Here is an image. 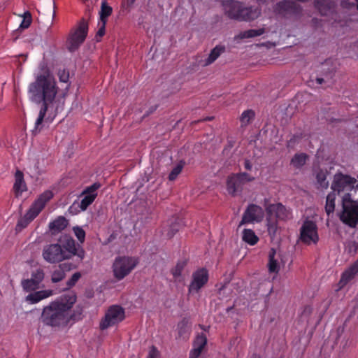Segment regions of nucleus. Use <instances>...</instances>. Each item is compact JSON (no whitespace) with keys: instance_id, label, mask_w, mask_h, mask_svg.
<instances>
[{"instance_id":"nucleus-46","label":"nucleus","mask_w":358,"mask_h":358,"mask_svg":"<svg viewBox=\"0 0 358 358\" xmlns=\"http://www.w3.org/2000/svg\"><path fill=\"white\" fill-rule=\"evenodd\" d=\"M236 175L243 184H245V182H252L255 180L254 177L251 176L250 174L245 172L236 173Z\"/></svg>"},{"instance_id":"nucleus-40","label":"nucleus","mask_w":358,"mask_h":358,"mask_svg":"<svg viewBox=\"0 0 358 358\" xmlns=\"http://www.w3.org/2000/svg\"><path fill=\"white\" fill-rule=\"evenodd\" d=\"M186 266V262L185 261H181L177 263L176 266L172 269V274L175 278H179L182 272Z\"/></svg>"},{"instance_id":"nucleus-16","label":"nucleus","mask_w":358,"mask_h":358,"mask_svg":"<svg viewBox=\"0 0 358 358\" xmlns=\"http://www.w3.org/2000/svg\"><path fill=\"white\" fill-rule=\"evenodd\" d=\"M101 187L100 183L94 182L92 185L87 187L83 192V199L80 201V208L82 210H85L90 206L97 196V189Z\"/></svg>"},{"instance_id":"nucleus-31","label":"nucleus","mask_w":358,"mask_h":358,"mask_svg":"<svg viewBox=\"0 0 358 358\" xmlns=\"http://www.w3.org/2000/svg\"><path fill=\"white\" fill-rule=\"evenodd\" d=\"M113 13V8L110 6L106 1H103L101 2V9L99 11V22L108 21V17L111 15Z\"/></svg>"},{"instance_id":"nucleus-15","label":"nucleus","mask_w":358,"mask_h":358,"mask_svg":"<svg viewBox=\"0 0 358 358\" xmlns=\"http://www.w3.org/2000/svg\"><path fill=\"white\" fill-rule=\"evenodd\" d=\"M268 215H274L278 220L286 221L292 219V210L281 203L269 204L265 206Z\"/></svg>"},{"instance_id":"nucleus-28","label":"nucleus","mask_w":358,"mask_h":358,"mask_svg":"<svg viewBox=\"0 0 358 358\" xmlns=\"http://www.w3.org/2000/svg\"><path fill=\"white\" fill-rule=\"evenodd\" d=\"M276 255V250L274 248H271L268 252V268L270 273H278L280 270V266L278 260L275 259Z\"/></svg>"},{"instance_id":"nucleus-53","label":"nucleus","mask_w":358,"mask_h":358,"mask_svg":"<svg viewBox=\"0 0 358 358\" xmlns=\"http://www.w3.org/2000/svg\"><path fill=\"white\" fill-rule=\"evenodd\" d=\"M324 82V78H316V83H317L318 85H321V84H322Z\"/></svg>"},{"instance_id":"nucleus-29","label":"nucleus","mask_w":358,"mask_h":358,"mask_svg":"<svg viewBox=\"0 0 358 358\" xmlns=\"http://www.w3.org/2000/svg\"><path fill=\"white\" fill-rule=\"evenodd\" d=\"M296 5L291 1H282L277 3V9L280 13H292L296 10Z\"/></svg>"},{"instance_id":"nucleus-32","label":"nucleus","mask_w":358,"mask_h":358,"mask_svg":"<svg viewBox=\"0 0 358 358\" xmlns=\"http://www.w3.org/2000/svg\"><path fill=\"white\" fill-rule=\"evenodd\" d=\"M207 344V338L203 333L198 334L193 342V350L202 352Z\"/></svg>"},{"instance_id":"nucleus-47","label":"nucleus","mask_w":358,"mask_h":358,"mask_svg":"<svg viewBox=\"0 0 358 358\" xmlns=\"http://www.w3.org/2000/svg\"><path fill=\"white\" fill-rule=\"evenodd\" d=\"M267 230L270 235L274 236L277 231L278 224L276 221L268 220L267 222Z\"/></svg>"},{"instance_id":"nucleus-5","label":"nucleus","mask_w":358,"mask_h":358,"mask_svg":"<svg viewBox=\"0 0 358 358\" xmlns=\"http://www.w3.org/2000/svg\"><path fill=\"white\" fill-rule=\"evenodd\" d=\"M53 197V193L50 190H46L39 195L34 201L26 214L21 217L15 226V230L22 231L26 228L29 224L34 220L45 208L46 203Z\"/></svg>"},{"instance_id":"nucleus-41","label":"nucleus","mask_w":358,"mask_h":358,"mask_svg":"<svg viewBox=\"0 0 358 358\" xmlns=\"http://www.w3.org/2000/svg\"><path fill=\"white\" fill-rule=\"evenodd\" d=\"M80 278L81 274L80 272H76L73 273L71 278L66 282V287L64 288V290H67L73 287Z\"/></svg>"},{"instance_id":"nucleus-38","label":"nucleus","mask_w":358,"mask_h":358,"mask_svg":"<svg viewBox=\"0 0 358 358\" xmlns=\"http://www.w3.org/2000/svg\"><path fill=\"white\" fill-rule=\"evenodd\" d=\"M185 163L182 161H180L170 172L169 175V180L170 181L175 180L178 175L181 173L182 171V169L184 167Z\"/></svg>"},{"instance_id":"nucleus-9","label":"nucleus","mask_w":358,"mask_h":358,"mask_svg":"<svg viewBox=\"0 0 358 358\" xmlns=\"http://www.w3.org/2000/svg\"><path fill=\"white\" fill-rule=\"evenodd\" d=\"M124 317V309L119 305H112L108 308L104 317L101 318L99 322V329L106 330L121 322Z\"/></svg>"},{"instance_id":"nucleus-8","label":"nucleus","mask_w":358,"mask_h":358,"mask_svg":"<svg viewBox=\"0 0 358 358\" xmlns=\"http://www.w3.org/2000/svg\"><path fill=\"white\" fill-rule=\"evenodd\" d=\"M138 264V259L134 257L120 256L115 258L113 264L114 277L121 280L128 275Z\"/></svg>"},{"instance_id":"nucleus-36","label":"nucleus","mask_w":358,"mask_h":358,"mask_svg":"<svg viewBox=\"0 0 358 358\" xmlns=\"http://www.w3.org/2000/svg\"><path fill=\"white\" fill-rule=\"evenodd\" d=\"M255 117V112L252 110H246L243 112L240 121L241 122V126L245 127L248 125L252 120Z\"/></svg>"},{"instance_id":"nucleus-20","label":"nucleus","mask_w":358,"mask_h":358,"mask_svg":"<svg viewBox=\"0 0 358 358\" xmlns=\"http://www.w3.org/2000/svg\"><path fill=\"white\" fill-rule=\"evenodd\" d=\"M69 224V221L63 216H59L48 224L49 230L52 235H56L65 229Z\"/></svg>"},{"instance_id":"nucleus-33","label":"nucleus","mask_w":358,"mask_h":358,"mask_svg":"<svg viewBox=\"0 0 358 358\" xmlns=\"http://www.w3.org/2000/svg\"><path fill=\"white\" fill-rule=\"evenodd\" d=\"M328 172L326 170L319 169L316 173V181L317 185L321 188L327 189L329 187L327 180Z\"/></svg>"},{"instance_id":"nucleus-37","label":"nucleus","mask_w":358,"mask_h":358,"mask_svg":"<svg viewBox=\"0 0 358 358\" xmlns=\"http://www.w3.org/2000/svg\"><path fill=\"white\" fill-rule=\"evenodd\" d=\"M21 285L23 289L26 292L35 291L39 288V285L31 278L22 280Z\"/></svg>"},{"instance_id":"nucleus-18","label":"nucleus","mask_w":358,"mask_h":358,"mask_svg":"<svg viewBox=\"0 0 358 358\" xmlns=\"http://www.w3.org/2000/svg\"><path fill=\"white\" fill-rule=\"evenodd\" d=\"M243 185L236 174H232L227 178V189L229 194L232 196H235L238 192H241Z\"/></svg>"},{"instance_id":"nucleus-26","label":"nucleus","mask_w":358,"mask_h":358,"mask_svg":"<svg viewBox=\"0 0 358 358\" xmlns=\"http://www.w3.org/2000/svg\"><path fill=\"white\" fill-rule=\"evenodd\" d=\"M225 49L224 45H216L213 50H211L208 58L205 60V65L208 66L213 64L221 54L225 52Z\"/></svg>"},{"instance_id":"nucleus-19","label":"nucleus","mask_w":358,"mask_h":358,"mask_svg":"<svg viewBox=\"0 0 358 358\" xmlns=\"http://www.w3.org/2000/svg\"><path fill=\"white\" fill-rule=\"evenodd\" d=\"M358 273V259L341 275L339 285L342 287L352 280Z\"/></svg>"},{"instance_id":"nucleus-48","label":"nucleus","mask_w":358,"mask_h":358,"mask_svg":"<svg viewBox=\"0 0 358 358\" xmlns=\"http://www.w3.org/2000/svg\"><path fill=\"white\" fill-rule=\"evenodd\" d=\"M341 6L343 8L351 9L355 6V2L350 0H343L341 2Z\"/></svg>"},{"instance_id":"nucleus-52","label":"nucleus","mask_w":358,"mask_h":358,"mask_svg":"<svg viewBox=\"0 0 358 358\" xmlns=\"http://www.w3.org/2000/svg\"><path fill=\"white\" fill-rule=\"evenodd\" d=\"M244 167L246 170L250 171L252 169V165L249 159H245L244 162Z\"/></svg>"},{"instance_id":"nucleus-24","label":"nucleus","mask_w":358,"mask_h":358,"mask_svg":"<svg viewBox=\"0 0 358 358\" xmlns=\"http://www.w3.org/2000/svg\"><path fill=\"white\" fill-rule=\"evenodd\" d=\"M52 294V290H41L36 291L33 293L28 294L26 296V301L29 302L30 303L34 304L36 303L41 300L46 299L50 296Z\"/></svg>"},{"instance_id":"nucleus-1","label":"nucleus","mask_w":358,"mask_h":358,"mask_svg":"<svg viewBox=\"0 0 358 358\" xmlns=\"http://www.w3.org/2000/svg\"><path fill=\"white\" fill-rule=\"evenodd\" d=\"M59 87L55 78L48 71L38 75L34 82L28 87L29 98L31 101L41 103L38 116L35 122V129H39L45 115L55 103Z\"/></svg>"},{"instance_id":"nucleus-10","label":"nucleus","mask_w":358,"mask_h":358,"mask_svg":"<svg viewBox=\"0 0 358 358\" xmlns=\"http://www.w3.org/2000/svg\"><path fill=\"white\" fill-rule=\"evenodd\" d=\"M88 32V24L82 20L78 28L72 32L67 40V48L70 52H74L85 41Z\"/></svg>"},{"instance_id":"nucleus-30","label":"nucleus","mask_w":358,"mask_h":358,"mask_svg":"<svg viewBox=\"0 0 358 358\" xmlns=\"http://www.w3.org/2000/svg\"><path fill=\"white\" fill-rule=\"evenodd\" d=\"M308 158V156L306 153H296L292 158L290 164L295 169H301L306 164Z\"/></svg>"},{"instance_id":"nucleus-54","label":"nucleus","mask_w":358,"mask_h":358,"mask_svg":"<svg viewBox=\"0 0 358 358\" xmlns=\"http://www.w3.org/2000/svg\"><path fill=\"white\" fill-rule=\"evenodd\" d=\"M250 358H260L257 354H253Z\"/></svg>"},{"instance_id":"nucleus-21","label":"nucleus","mask_w":358,"mask_h":358,"mask_svg":"<svg viewBox=\"0 0 358 358\" xmlns=\"http://www.w3.org/2000/svg\"><path fill=\"white\" fill-rule=\"evenodd\" d=\"M315 6L322 15H327L335 7L334 0H315Z\"/></svg>"},{"instance_id":"nucleus-27","label":"nucleus","mask_w":358,"mask_h":358,"mask_svg":"<svg viewBox=\"0 0 358 358\" xmlns=\"http://www.w3.org/2000/svg\"><path fill=\"white\" fill-rule=\"evenodd\" d=\"M242 240L248 245H255L259 241L255 231L250 229H245L242 232Z\"/></svg>"},{"instance_id":"nucleus-55","label":"nucleus","mask_w":358,"mask_h":358,"mask_svg":"<svg viewBox=\"0 0 358 358\" xmlns=\"http://www.w3.org/2000/svg\"><path fill=\"white\" fill-rule=\"evenodd\" d=\"M357 178H358V175H357Z\"/></svg>"},{"instance_id":"nucleus-7","label":"nucleus","mask_w":358,"mask_h":358,"mask_svg":"<svg viewBox=\"0 0 358 358\" xmlns=\"http://www.w3.org/2000/svg\"><path fill=\"white\" fill-rule=\"evenodd\" d=\"M342 205L340 220L350 227H355L358 223V203L352 199L350 194H346L343 196Z\"/></svg>"},{"instance_id":"nucleus-17","label":"nucleus","mask_w":358,"mask_h":358,"mask_svg":"<svg viewBox=\"0 0 358 358\" xmlns=\"http://www.w3.org/2000/svg\"><path fill=\"white\" fill-rule=\"evenodd\" d=\"M78 263L65 262L60 264L54 269L51 275V281L57 283L62 281L66 277V273L78 267Z\"/></svg>"},{"instance_id":"nucleus-3","label":"nucleus","mask_w":358,"mask_h":358,"mask_svg":"<svg viewBox=\"0 0 358 358\" xmlns=\"http://www.w3.org/2000/svg\"><path fill=\"white\" fill-rule=\"evenodd\" d=\"M76 301L73 294H66L59 300L44 307L41 314V321L47 326L61 327L66 326L72 319L70 310Z\"/></svg>"},{"instance_id":"nucleus-4","label":"nucleus","mask_w":358,"mask_h":358,"mask_svg":"<svg viewBox=\"0 0 358 358\" xmlns=\"http://www.w3.org/2000/svg\"><path fill=\"white\" fill-rule=\"evenodd\" d=\"M222 6L227 16L238 21H252L261 14L257 7L245 6L243 3L234 0H224Z\"/></svg>"},{"instance_id":"nucleus-22","label":"nucleus","mask_w":358,"mask_h":358,"mask_svg":"<svg viewBox=\"0 0 358 358\" xmlns=\"http://www.w3.org/2000/svg\"><path fill=\"white\" fill-rule=\"evenodd\" d=\"M13 189L16 195L21 194L27 189V185L24 180V174L22 171L20 170H17L15 174Z\"/></svg>"},{"instance_id":"nucleus-51","label":"nucleus","mask_w":358,"mask_h":358,"mask_svg":"<svg viewBox=\"0 0 358 358\" xmlns=\"http://www.w3.org/2000/svg\"><path fill=\"white\" fill-rule=\"evenodd\" d=\"M201 354V352L192 349L191 351L189 352V358H199Z\"/></svg>"},{"instance_id":"nucleus-50","label":"nucleus","mask_w":358,"mask_h":358,"mask_svg":"<svg viewBox=\"0 0 358 358\" xmlns=\"http://www.w3.org/2000/svg\"><path fill=\"white\" fill-rule=\"evenodd\" d=\"M358 248V244L355 242L351 241L348 244V250L350 253H356Z\"/></svg>"},{"instance_id":"nucleus-11","label":"nucleus","mask_w":358,"mask_h":358,"mask_svg":"<svg viewBox=\"0 0 358 358\" xmlns=\"http://www.w3.org/2000/svg\"><path fill=\"white\" fill-rule=\"evenodd\" d=\"M88 32V24L82 20L78 28L72 32L67 40V48L70 52H74L85 41Z\"/></svg>"},{"instance_id":"nucleus-14","label":"nucleus","mask_w":358,"mask_h":358,"mask_svg":"<svg viewBox=\"0 0 358 358\" xmlns=\"http://www.w3.org/2000/svg\"><path fill=\"white\" fill-rule=\"evenodd\" d=\"M208 279V271L206 268H200L195 271L192 273V281L188 287L189 292H199L207 284Z\"/></svg>"},{"instance_id":"nucleus-25","label":"nucleus","mask_w":358,"mask_h":358,"mask_svg":"<svg viewBox=\"0 0 358 358\" xmlns=\"http://www.w3.org/2000/svg\"><path fill=\"white\" fill-rule=\"evenodd\" d=\"M265 30L264 28L258 29H248L244 31L240 32L238 35L234 37L235 40H243L245 38H250L257 37L264 34Z\"/></svg>"},{"instance_id":"nucleus-35","label":"nucleus","mask_w":358,"mask_h":358,"mask_svg":"<svg viewBox=\"0 0 358 358\" xmlns=\"http://www.w3.org/2000/svg\"><path fill=\"white\" fill-rule=\"evenodd\" d=\"M178 335L180 337L186 338L189 334L188 321L187 319H182L178 324Z\"/></svg>"},{"instance_id":"nucleus-23","label":"nucleus","mask_w":358,"mask_h":358,"mask_svg":"<svg viewBox=\"0 0 358 358\" xmlns=\"http://www.w3.org/2000/svg\"><path fill=\"white\" fill-rule=\"evenodd\" d=\"M184 225L185 223L182 218L172 217L169 220V227L166 229L167 236L169 238L173 237Z\"/></svg>"},{"instance_id":"nucleus-42","label":"nucleus","mask_w":358,"mask_h":358,"mask_svg":"<svg viewBox=\"0 0 358 358\" xmlns=\"http://www.w3.org/2000/svg\"><path fill=\"white\" fill-rule=\"evenodd\" d=\"M31 23V15L29 12L24 13V18L20 24L19 28L22 29H27Z\"/></svg>"},{"instance_id":"nucleus-43","label":"nucleus","mask_w":358,"mask_h":358,"mask_svg":"<svg viewBox=\"0 0 358 358\" xmlns=\"http://www.w3.org/2000/svg\"><path fill=\"white\" fill-rule=\"evenodd\" d=\"M73 231L78 240L81 243H84L85 238V231L80 227H73Z\"/></svg>"},{"instance_id":"nucleus-45","label":"nucleus","mask_w":358,"mask_h":358,"mask_svg":"<svg viewBox=\"0 0 358 358\" xmlns=\"http://www.w3.org/2000/svg\"><path fill=\"white\" fill-rule=\"evenodd\" d=\"M59 80L62 83H67L69 80V73L66 69H59L57 73Z\"/></svg>"},{"instance_id":"nucleus-44","label":"nucleus","mask_w":358,"mask_h":358,"mask_svg":"<svg viewBox=\"0 0 358 358\" xmlns=\"http://www.w3.org/2000/svg\"><path fill=\"white\" fill-rule=\"evenodd\" d=\"M106 24V22H98L99 29L95 36L97 41H99L100 38L105 34Z\"/></svg>"},{"instance_id":"nucleus-12","label":"nucleus","mask_w":358,"mask_h":358,"mask_svg":"<svg viewBox=\"0 0 358 358\" xmlns=\"http://www.w3.org/2000/svg\"><path fill=\"white\" fill-rule=\"evenodd\" d=\"M264 215L263 208L254 203L249 204L244 211L238 227L246 224L260 222Z\"/></svg>"},{"instance_id":"nucleus-49","label":"nucleus","mask_w":358,"mask_h":358,"mask_svg":"<svg viewBox=\"0 0 358 358\" xmlns=\"http://www.w3.org/2000/svg\"><path fill=\"white\" fill-rule=\"evenodd\" d=\"M159 353L157 348L152 346L149 350L147 358H159Z\"/></svg>"},{"instance_id":"nucleus-2","label":"nucleus","mask_w":358,"mask_h":358,"mask_svg":"<svg viewBox=\"0 0 358 358\" xmlns=\"http://www.w3.org/2000/svg\"><path fill=\"white\" fill-rule=\"evenodd\" d=\"M58 242L44 246L42 256L45 262L50 264L59 263L73 256H77L78 264L83 261L85 250L79 244H76L75 240L70 235L61 236Z\"/></svg>"},{"instance_id":"nucleus-39","label":"nucleus","mask_w":358,"mask_h":358,"mask_svg":"<svg viewBox=\"0 0 358 358\" xmlns=\"http://www.w3.org/2000/svg\"><path fill=\"white\" fill-rule=\"evenodd\" d=\"M45 276L44 271L42 268H37L32 271L31 279L34 280L36 284L40 285L41 282L43 280Z\"/></svg>"},{"instance_id":"nucleus-13","label":"nucleus","mask_w":358,"mask_h":358,"mask_svg":"<svg viewBox=\"0 0 358 358\" xmlns=\"http://www.w3.org/2000/svg\"><path fill=\"white\" fill-rule=\"evenodd\" d=\"M300 239L306 244L316 243L319 240L317 227L311 220H306L300 229Z\"/></svg>"},{"instance_id":"nucleus-34","label":"nucleus","mask_w":358,"mask_h":358,"mask_svg":"<svg viewBox=\"0 0 358 358\" xmlns=\"http://www.w3.org/2000/svg\"><path fill=\"white\" fill-rule=\"evenodd\" d=\"M336 192L328 194L326 199L325 211L328 215L333 213L335 210Z\"/></svg>"},{"instance_id":"nucleus-6","label":"nucleus","mask_w":358,"mask_h":358,"mask_svg":"<svg viewBox=\"0 0 358 358\" xmlns=\"http://www.w3.org/2000/svg\"><path fill=\"white\" fill-rule=\"evenodd\" d=\"M331 188L338 194L344 193L345 195L353 190L358 189V180L338 171L334 176Z\"/></svg>"}]
</instances>
